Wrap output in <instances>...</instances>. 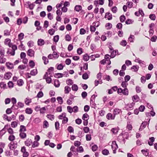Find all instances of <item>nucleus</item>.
I'll list each match as a JSON object with an SVG mask.
<instances>
[{
	"label": "nucleus",
	"mask_w": 157,
	"mask_h": 157,
	"mask_svg": "<svg viewBox=\"0 0 157 157\" xmlns=\"http://www.w3.org/2000/svg\"><path fill=\"white\" fill-rule=\"evenodd\" d=\"M7 45L12 48L11 50L10 49H8L7 52V53L8 55H10L11 56H13L15 54V51L17 49V46L15 45L12 44L10 42L8 43Z\"/></svg>",
	"instance_id": "1"
},
{
	"label": "nucleus",
	"mask_w": 157,
	"mask_h": 157,
	"mask_svg": "<svg viewBox=\"0 0 157 157\" xmlns=\"http://www.w3.org/2000/svg\"><path fill=\"white\" fill-rule=\"evenodd\" d=\"M118 93L121 94V93L125 95H128V90L127 88H125L122 90L121 88H118Z\"/></svg>",
	"instance_id": "2"
},
{
	"label": "nucleus",
	"mask_w": 157,
	"mask_h": 157,
	"mask_svg": "<svg viewBox=\"0 0 157 157\" xmlns=\"http://www.w3.org/2000/svg\"><path fill=\"white\" fill-rule=\"evenodd\" d=\"M17 143L16 141L11 142L8 144L10 149L11 150H13L17 148Z\"/></svg>",
	"instance_id": "3"
},
{
	"label": "nucleus",
	"mask_w": 157,
	"mask_h": 157,
	"mask_svg": "<svg viewBox=\"0 0 157 157\" xmlns=\"http://www.w3.org/2000/svg\"><path fill=\"white\" fill-rule=\"evenodd\" d=\"M111 146L113 151V153L114 154L116 153V151L118 148L117 145L116 141H114L112 142Z\"/></svg>",
	"instance_id": "4"
},
{
	"label": "nucleus",
	"mask_w": 157,
	"mask_h": 157,
	"mask_svg": "<svg viewBox=\"0 0 157 157\" xmlns=\"http://www.w3.org/2000/svg\"><path fill=\"white\" fill-rule=\"evenodd\" d=\"M12 103L13 104L12 106L11 107V108L13 109H17L18 107H17V108H15V104L17 102L16 99L15 98H12L11 99Z\"/></svg>",
	"instance_id": "5"
},
{
	"label": "nucleus",
	"mask_w": 157,
	"mask_h": 157,
	"mask_svg": "<svg viewBox=\"0 0 157 157\" xmlns=\"http://www.w3.org/2000/svg\"><path fill=\"white\" fill-rule=\"evenodd\" d=\"M115 117L113 114H112L110 113H108L106 115V118L108 120H114Z\"/></svg>",
	"instance_id": "6"
},
{
	"label": "nucleus",
	"mask_w": 157,
	"mask_h": 157,
	"mask_svg": "<svg viewBox=\"0 0 157 157\" xmlns=\"http://www.w3.org/2000/svg\"><path fill=\"white\" fill-rule=\"evenodd\" d=\"M12 74L10 72L6 73L4 75V78L6 79H9L11 77Z\"/></svg>",
	"instance_id": "7"
},
{
	"label": "nucleus",
	"mask_w": 157,
	"mask_h": 157,
	"mask_svg": "<svg viewBox=\"0 0 157 157\" xmlns=\"http://www.w3.org/2000/svg\"><path fill=\"white\" fill-rule=\"evenodd\" d=\"M135 105V103L133 102L132 103H128L126 105V108L127 109H133V107Z\"/></svg>",
	"instance_id": "8"
},
{
	"label": "nucleus",
	"mask_w": 157,
	"mask_h": 157,
	"mask_svg": "<svg viewBox=\"0 0 157 157\" xmlns=\"http://www.w3.org/2000/svg\"><path fill=\"white\" fill-rule=\"evenodd\" d=\"M34 51L32 49L28 50L27 52V55L30 57H33L34 56Z\"/></svg>",
	"instance_id": "9"
},
{
	"label": "nucleus",
	"mask_w": 157,
	"mask_h": 157,
	"mask_svg": "<svg viewBox=\"0 0 157 157\" xmlns=\"http://www.w3.org/2000/svg\"><path fill=\"white\" fill-rule=\"evenodd\" d=\"M121 112L122 111L121 109L117 108H115L113 110V114L115 117L116 115L121 113Z\"/></svg>",
	"instance_id": "10"
},
{
	"label": "nucleus",
	"mask_w": 157,
	"mask_h": 157,
	"mask_svg": "<svg viewBox=\"0 0 157 157\" xmlns=\"http://www.w3.org/2000/svg\"><path fill=\"white\" fill-rule=\"evenodd\" d=\"M37 45L38 46H42L45 44V42L44 40L40 39H39L37 41Z\"/></svg>",
	"instance_id": "11"
},
{
	"label": "nucleus",
	"mask_w": 157,
	"mask_h": 157,
	"mask_svg": "<svg viewBox=\"0 0 157 157\" xmlns=\"http://www.w3.org/2000/svg\"><path fill=\"white\" fill-rule=\"evenodd\" d=\"M32 140L30 139H28L25 142V144L27 146H29L32 143Z\"/></svg>",
	"instance_id": "12"
},
{
	"label": "nucleus",
	"mask_w": 157,
	"mask_h": 157,
	"mask_svg": "<svg viewBox=\"0 0 157 157\" xmlns=\"http://www.w3.org/2000/svg\"><path fill=\"white\" fill-rule=\"evenodd\" d=\"M105 18L109 20H111L112 18V15L109 12L107 13H105Z\"/></svg>",
	"instance_id": "13"
},
{
	"label": "nucleus",
	"mask_w": 157,
	"mask_h": 157,
	"mask_svg": "<svg viewBox=\"0 0 157 157\" xmlns=\"http://www.w3.org/2000/svg\"><path fill=\"white\" fill-rule=\"evenodd\" d=\"M147 124V122H143L140 126L139 130H142L144 129L146 127Z\"/></svg>",
	"instance_id": "14"
},
{
	"label": "nucleus",
	"mask_w": 157,
	"mask_h": 157,
	"mask_svg": "<svg viewBox=\"0 0 157 157\" xmlns=\"http://www.w3.org/2000/svg\"><path fill=\"white\" fill-rule=\"evenodd\" d=\"M5 145V144L4 143H0V154L2 153L3 152V149L4 148Z\"/></svg>",
	"instance_id": "15"
},
{
	"label": "nucleus",
	"mask_w": 157,
	"mask_h": 157,
	"mask_svg": "<svg viewBox=\"0 0 157 157\" xmlns=\"http://www.w3.org/2000/svg\"><path fill=\"white\" fill-rule=\"evenodd\" d=\"M6 64L7 67L9 69H11L13 67V64L11 63H6Z\"/></svg>",
	"instance_id": "16"
},
{
	"label": "nucleus",
	"mask_w": 157,
	"mask_h": 157,
	"mask_svg": "<svg viewBox=\"0 0 157 157\" xmlns=\"http://www.w3.org/2000/svg\"><path fill=\"white\" fill-rule=\"evenodd\" d=\"M6 59L4 58L3 56H0V63H4L6 61Z\"/></svg>",
	"instance_id": "17"
},
{
	"label": "nucleus",
	"mask_w": 157,
	"mask_h": 157,
	"mask_svg": "<svg viewBox=\"0 0 157 157\" xmlns=\"http://www.w3.org/2000/svg\"><path fill=\"white\" fill-rule=\"evenodd\" d=\"M132 99L133 101L136 102L139 100V98L137 95H134L132 97Z\"/></svg>",
	"instance_id": "18"
},
{
	"label": "nucleus",
	"mask_w": 157,
	"mask_h": 157,
	"mask_svg": "<svg viewBox=\"0 0 157 157\" xmlns=\"http://www.w3.org/2000/svg\"><path fill=\"white\" fill-rule=\"evenodd\" d=\"M37 73V71L36 69H33L30 71V74L32 76H35Z\"/></svg>",
	"instance_id": "19"
},
{
	"label": "nucleus",
	"mask_w": 157,
	"mask_h": 157,
	"mask_svg": "<svg viewBox=\"0 0 157 157\" xmlns=\"http://www.w3.org/2000/svg\"><path fill=\"white\" fill-rule=\"evenodd\" d=\"M27 3L29 7L30 10H33V9L35 6V5L33 3L31 4L30 2L29 1L27 2Z\"/></svg>",
	"instance_id": "20"
},
{
	"label": "nucleus",
	"mask_w": 157,
	"mask_h": 157,
	"mask_svg": "<svg viewBox=\"0 0 157 157\" xmlns=\"http://www.w3.org/2000/svg\"><path fill=\"white\" fill-rule=\"evenodd\" d=\"M64 89V92L65 94H68L71 90L70 87L68 86H65Z\"/></svg>",
	"instance_id": "21"
},
{
	"label": "nucleus",
	"mask_w": 157,
	"mask_h": 157,
	"mask_svg": "<svg viewBox=\"0 0 157 157\" xmlns=\"http://www.w3.org/2000/svg\"><path fill=\"white\" fill-rule=\"evenodd\" d=\"M82 9V7L80 5H76L75 7V10L77 12H79Z\"/></svg>",
	"instance_id": "22"
},
{
	"label": "nucleus",
	"mask_w": 157,
	"mask_h": 157,
	"mask_svg": "<svg viewBox=\"0 0 157 157\" xmlns=\"http://www.w3.org/2000/svg\"><path fill=\"white\" fill-rule=\"evenodd\" d=\"M25 111L27 114H31L33 112V110L31 108H28L26 109Z\"/></svg>",
	"instance_id": "23"
},
{
	"label": "nucleus",
	"mask_w": 157,
	"mask_h": 157,
	"mask_svg": "<svg viewBox=\"0 0 157 157\" xmlns=\"http://www.w3.org/2000/svg\"><path fill=\"white\" fill-rule=\"evenodd\" d=\"M39 145V143L37 141H34L32 144V147L35 148L37 147Z\"/></svg>",
	"instance_id": "24"
},
{
	"label": "nucleus",
	"mask_w": 157,
	"mask_h": 157,
	"mask_svg": "<svg viewBox=\"0 0 157 157\" xmlns=\"http://www.w3.org/2000/svg\"><path fill=\"white\" fill-rule=\"evenodd\" d=\"M15 136L11 134L9 137L8 140L12 142H13V141L15 139Z\"/></svg>",
	"instance_id": "25"
},
{
	"label": "nucleus",
	"mask_w": 157,
	"mask_h": 157,
	"mask_svg": "<svg viewBox=\"0 0 157 157\" xmlns=\"http://www.w3.org/2000/svg\"><path fill=\"white\" fill-rule=\"evenodd\" d=\"M19 136L21 139H24L26 137V134L24 132H21L19 134Z\"/></svg>",
	"instance_id": "26"
},
{
	"label": "nucleus",
	"mask_w": 157,
	"mask_h": 157,
	"mask_svg": "<svg viewBox=\"0 0 157 157\" xmlns=\"http://www.w3.org/2000/svg\"><path fill=\"white\" fill-rule=\"evenodd\" d=\"M26 129L25 127L23 125H21L20 126V132H23L26 131Z\"/></svg>",
	"instance_id": "27"
},
{
	"label": "nucleus",
	"mask_w": 157,
	"mask_h": 157,
	"mask_svg": "<svg viewBox=\"0 0 157 157\" xmlns=\"http://www.w3.org/2000/svg\"><path fill=\"white\" fill-rule=\"evenodd\" d=\"M25 102L26 105H29V104L31 102V99L28 98H26L25 99Z\"/></svg>",
	"instance_id": "28"
},
{
	"label": "nucleus",
	"mask_w": 157,
	"mask_h": 157,
	"mask_svg": "<svg viewBox=\"0 0 157 157\" xmlns=\"http://www.w3.org/2000/svg\"><path fill=\"white\" fill-rule=\"evenodd\" d=\"M47 117L51 121H53L55 117L54 115L52 114H48L47 115Z\"/></svg>",
	"instance_id": "29"
},
{
	"label": "nucleus",
	"mask_w": 157,
	"mask_h": 157,
	"mask_svg": "<svg viewBox=\"0 0 157 157\" xmlns=\"http://www.w3.org/2000/svg\"><path fill=\"white\" fill-rule=\"evenodd\" d=\"M42 59L45 64H46L48 63V60L46 57L43 56L42 57Z\"/></svg>",
	"instance_id": "30"
},
{
	"label": "nucleus",
	"mask_w": 157,
	"mask_h": 157,
	"mask_svg": "<svg viewBox=\"0 0 157 157\" xmlns=\"http://www.w3.org/2000/svg\"><path fill=\"white\" fill-rule=\"evenodd\" d=\"M54 85L56 87H58L60 86V82L58 80H56L54 81Z\"/></svg>",
	"instance_id": "31"
},
{
	"label": "nucleus",
	"mask_w": 157,
	"mask_h": 157,
	"mask_svg": "<svg viewBox=\"0 0 157 157\" xmlns=\"http://www.w3.org/2000/svg\"><path fill=\"white\" fill-rule=\"evenodd\" d=\"M128 83L126 81H123L122 82V83L121 84V86L124 87L126 88L127 86L128 85Z\"/></svg>",
	"instance_id": "32"
},
{
	"label": "nucleus",
	"mask_w": 157,
	"mask_h": 157,
	"mask_svg": "<svg viewBox=\"0 0 157 157\" xmlns=\"http://www.w3.org/2000/svg\"><path fill=\"white\" fill-rule=\"evenodd\" d=\"M109 52L111 53V55L110 57L111 58H114L116 55V53L115 52L114 50H113L112 51H109Z\"/></svg>",
	"instance_id": "33"
},
{
	"label": "nucleus",
	"mask_w": 157,
	"mask_h": 157,
	"mask_svg": "<svg viewBox=\"0 0 157 157\" xmlns=\"http://www.w3.org/2000/svg\"><path fill=\"white\" fill-rule=\"evenodd\" d=\"M5 53V49L4 48H0V55L1 56H4Z\"/></svg>",
	"instance_id": "34"
},
{
	"label": "nucleus",
	"mask_w": 157,
	"mask_h": 157,
	"mask_svg": "<svg viewBox=\"0 0 157 157\" xmlns=\"http://www.w3.org/2000/svg\"><path fill=\"white\" fill-rule=\"evenodd\" d=\"M102 153L104 155H108L109 154V151L108 150L105 149L102 151Z\"/></svg>",
	"instance_id": "35"
},
{
	"label": "nucleus",
	"mask_w": 157,
	"mask_h": 157,
	"mask_svg": "<svg viewBox=\"0 0 157 157\" xmlns=\"http://www.w3.org/2000/svg\"><path fill=\"white\" fill-rule=\"evenodd\" d=\"M90 58L89 56H88V55L86 54H85L83 56V59L85 61H87L89 60Z\"/></svg>",
	"instance_id": "36"
},
{
	"label": "nucleus",
	"mask_w": 157,
	"mask_h": 157,
	"mask_svg": "<svg viewBox=\"0 0 157 157\" xmlns=\"http://www.w3.org/2000/svg\"><path fill=\"white\" fill-rule=\"evenodd\" d=\"M72 90L73 91H77L78 89V87L77 85L74 84L72 86Z\"/></svg>",
	"instance_id": "37"
},
{
	"label": "nucleus",
	"mask_w": 157,
	"mask_h": 157,
	"mask_svg": "<svg viewBox=\"0 0 157 157\" xmlns=\"http://www.w3.org/2000/svg\"><path fill=\"white\" fill-rule=\"evenodd\" d=\"M76 150L78 152L82 153L83 151L84 150L82 146H80L76 148Z\"/></svg>",
	"instance_id": "38"
},
{
	"label": "nucleus",
	"mask_w": 157,
	"mask_h": 157,
	"mask_svg": "<svg viewBox=\"0 0 157 157\" xmlns=\"http://www.w3.org/2000/svg\"><path fill=\"white\" fill-rule=\"evenodd\" d=\"M126 4L127 6V7L128 8H131L133 6V3L132 2H128Z\"/></svg>",
	"instance_id": "39"
},
{
	"label": "nucleus",
	"mask_w": 157,
	"mask_h": 157,
	"mask_svg": "<svg viewBox=\"0 0 157 157\" xmlns=\"http://www.w3.org/2000/svg\"><path fill=\"white\" fill-rule=\"evenodd\" d=\"M57 99L58 101V103L60 104H62L63 103V100L62 97H58L57 98Z\"/></svg>",
	"instance_id": "40"
},
{
	"label": "nucleus",
	"mask_w": 157,
	"mask_h": 157,
	"mask_svg": "<svg viewBox=\"0 0 157 157\" xmlns=\"http://www.w3.org/2000/svg\"><path fill=\"white\" fill-rule=\"evenodd\" d=\"M66 116V114L65 113H63L62 114L59 115V118L60 119H62Z\"/></svg>",
	"instance_id": "41"
},
{
	"label": "nucleus",
	"mask_w": 157,
	"mask_h": 157,
	"mask_svg": "<svg viewBox=\"0 0 157 157\" xmlns=\"http://www.w3.org/2000/svg\"><path fill=\"white\" fill-rule=\"evenodd\" d=\"M24 36V35L23 33H21L18 35V38L19 40H21L23 38Z\"/></svg>",
	"instance_id": "42"
},
{
	"label": "nucleus",
	"mask_w": 157,
	"mask_h": 157,
	"mask_svg": "<svg viewBox=\"0 0 157 157\" xmlns=\"http://www.w3.org/2000/svg\"><path fill=\"white\" fill-rule=\"evenodd\" d=\"M82 119L83 120H88L89 119V115L87 113H85L83 115Z\"/></svg>",
	"instance_id": "43"
},
{
	"label": "nucleus",
	"mask_w": 157,
	"mask_h": 157,
	"mask_svg": "<svg viewBox=\"0 0 157 157\" xmlns=\"http://www.w3.org/2000/svg\"><path fill=\"white\" fill-rule=\"evenodd\" d=\"M53 58L55 59H57L59 57V55L57 54V53L55 52L54 51L52 54Z\"/></svg>",
	"instance_id": "44"
},
{
	"label": "nucleus",
	"mask_w": 157,
	"mask_h": 157,
	"mask_svg": "<svg viewBox=\"0 0 157 157\" xmlns=\"http://www.w3.org/2000/svg\"><path fill=\"white\" fill-rule=\"evenodd\" d=\"M127 44V42L125 40H122L120 43V44L124 47Z\"/></svg>",
	"instance_id": "45"
},
{
	"label": "nucleus",
	"mask_w": 157,
	"mask_h": 157,
	"mask_svg": "<svg viewBox=\"0 0 157 157\" xmlns=\"http://www.w3.org/2000/svg\"><path fill=\"white\" fill-rule=\"evenodd\" d=\"M44 128H47L49 126V124L48 122L46 121H44Z\"/></svg>",
	"instance_id": "46"
},
{
	"label": "nucleus",
	"mask_w": 157,
	"mask_h": 157,
	"mask_svg": "<svg viewBox=\"0 0 157 157\" xmlns=\"http://www.w3.org/2000/svg\"><path fill=\"white\" fill-rule=\"evenodd\" d=\"M111 131L114 134H116L118 132V129L116 128H113L111 130Z\"/></svg>",
	"instance_id": "47"
},
{
	"label": "nucleus",
	"mask_w": 157,
	"mask_h": 157,
	"mask_svg": "<svg viewBox=\"0 0 157 157\" xmlns=\"http://www.w3.org/2000/svg\"><path fill=\"white\" fill-rule=\"evenodd\" d=\"M120 20L121 22H124L125 20V16L124 15H121L120 17Z\"/></svg>",
	"instance_id": "48"
},
{
	"label": "nucleus",
	"mask_w": 157,
	"mask_h": 157,
	"mask_svg": "<svg viewBox=\"0 0 157 157\" xmlns=\"http://www.w3.org/2000/svg\"><path fill=\"white\" fill-rule=\"evenodd\" d=\"M24 82L22 80L20 79L17 81V84L19 86H21L23 85Z\"/></svg>",
	"instance_id": "49"
},
{
	"label": "nucleus",
	"mask_w": 157,
	"mask_h": 157,
	"mask_svg": "<svg viewBox=\"0 0 157 157\" xmlns=\"http://www.w3.org/2000/svg\"><path fill=\"white\" fill-rule=\"evenodd\" d=\"M0 87L2 88H5L6 87V84L3 82L0 83Z\"/></svg>",
	"instance_id": "50"
},
{
	"label": "nucleus",
	"mask_w": 157,
	"mask_h": 157,
	"mask_svg": "<svg viewBox=\"0 0 157 157\" xmlns=\"http://www.w3.org/2000/svg\"><path fill=\"white\" fill-rule=\"evenodd\" d=\"M142 153L145 156H147L148 155V152L147 150H141Z\"/></svg>",
	"instance_id": "51"
},
{
	"label": "nucleus",
	"mask_w": 157,
	"mask_h": 157,
	"mask_svg": "<svg viewBox=\"0 0 157 157\" xmlns=\"http://www.w3.org/2000/svg\"><path fill=\"white\" fill-rule=\"evenodd\" d=\"M17 105L18 106V108H22L24 106V104L23 103L21 102H18L17 103Z\"/></svg>",
	"instance_id": "52"
},
{
	"label": "nucleus",
	"mask_w": 157,
	"mask_h": 157,
	"mask_svg": "<svg viewBox=\"0 0 157 157\" xmlns=\"http://www.w3.org/2000/svg\"><path fill=\"white\" fill-rule=\"evenodd\" d=\"M65 40L67 41H70L71 40V37L69 34H67L65 36Z\"/></svg>",
	"instance_id": "53"
},
{
	"label": "nucleus",
	"mask_w": 157,
	"mask_h": 157,
	"mask_svg": "<svg viewBox=\"0 0 157 157\" xmlns=\"http://www.w3.org/2000/svg\"><path fill=\"white\" fill-rule=\"evenodd\" d=\"M135 37L134 36L132 35H130L129 37L128 38V40L129 41L131 42H133V40L134 39Z\"/></svg>",
	"instance_id": "54"
},
{
	"label": "nucleus",
	"mask_w": 157,
	"mask_h": 157,
	"mask_svg": "<svg viewBox=\"0 0 157 157\" xmlns=\"http://www.w3.org/2000/svg\"><path fill=\"white\" fill-rule=\"evenodd\" d=\"M17 122L16 121H14L11 123V125L13 128H15L17 126Z\"/></svg>",
	"instance_id": "55"
},
{
	"label": "nucleus",
	"mask_w": 157,
	"mask_h": 157,
	"mask_svg": "<svg viewBox=\"0 0 157 157\" xmlns=\"http://www.w3.org/2000/svg\"><path fill=\"white\" fill-rule=\"evenodd\" d=\"M73 112L74 113H77L78 111V107L77 106H74L72 108Z\"/></svg>",
	"instance_id": "56"
},
{
	"label": "nucleus",
	"mask_w": 157,
	"mask_h": 157,
	"mask_svg": "<svg viewBox=\"0 0 157 157\" xmlns=\"http://www.w3.org/2000/svg\"><path fill=\"white\" fill-rule=\"evenodd\" d=\"M88 77V75L87 73L84 74L82 75V78L84 79H87Z\"/></svg>",
	"instance_id": "57"
},
{
	"label": "nucleus",
	"mask_w": 157,
	"mask_h": 157,
	"mask_svg": "<svg viewBox=\"0 0 157 157\" xmlns=\"http://www.w3.org/2000/svg\"><path fill=\"white\" fill-rule=\"evenodd\" d=\"M43 93L42 91H39L37 95V97L38 98H40L43 96Z\"/></svg>",
	"instance_id": "58"
},
{
	"label": "nucleus",
	"mask_w": 157,
	"mask_h": 157,
	"mask_svg": "<svg viewBox=\"0 0 157 157\" xmlns=\"http://www.w3.org/2000/svg\"><path fill=\"white\" fill-rule=\"evenodd\" d=\"M59 38V36L58 35L55 36L53 38V40L55 42H57L58 41Z\"/></svg>",
	"instance_id": "59"
},
{
	"label": "nucleus",
	"mask_w": 157,
	"mask_h": 157,
	"mask_svg": "<svg viewBox=\"0 0 157 157\" xmlns=\"http://www.w3.org/2000/svg\"><path fill=\"white\" fill-rule=\"evenodd\" d=\"M67 130L69 132H74V128L72 127L69 126L67 128Z\"/></svg>",
	"instance_id": "60"
},
{
	"label": "nucleus",
	"mask_w": 157,
	"mask_h": 157,
	"mask_svg": "<svg viewBox=\"0 0 157 157\" xmlns=\"http://www.w3.org/2000/svg\"><path fill=\"white\" fill-rule=\"evenodd\" d=\"M67 109L68 111L71 113L73 112L72 108L70 106H68Z\"/></svg>",
	"instance_id": "61"
},
{
	"label": "nucleus",
	"mask_w": 157,
	"mask_h": 157,
	"mask_svg": "<svg viewBox=\"0 0 157 157\" xmlns=\"http://www.w3.org/2000/svg\"><path fill=\"white\" fill-rule=\"evenodd\" d=\"M59 124L58 121H57L55 123V127L56 129V130H59Z\"/></svg>",
	"instance_id": "62"
},
{
	"label": "nucleus",
	"mask_w": 157,
	"mask_h": 157,
	"mask_svg": "<svg viewBox=\"0 0 157 157\" xmlns=\"http://www.w3.org/2000/svg\"><path fill=\"white\" fill-rule=\"evenodd\" d=\"M86 33V30L83 29L81 28L80 30V34L81 35H83L85 34Z\"/></svg>",
	"instance_id": "63"
},
{
	"label": "nucleus",
	"mask_w": 157,
	"mask_h": 157,
	"mask_svg": "<svg viewBox=\"0 0 157 157\" xmlns=\"http://www.w3.org/2000/svg\"><path fill=\"white\" fill-rule=\"evenodd\" d=\"M117 8L116 6L113 7L111 9L112 12L114 13H116L117 11Z\"/></svg>",
	"instance_id": "64"
}]
</instances>
